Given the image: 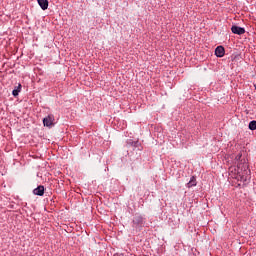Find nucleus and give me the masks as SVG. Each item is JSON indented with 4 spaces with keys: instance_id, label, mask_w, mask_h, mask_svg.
I'll list each match as a JSON object with an SVG mask.
<instances>
[{
    "instance_id": "nucleus-1",
    "label": "nucleus",
    "mask_w": 256,
    "mask_h": 256,
    "mask_svg": "<svg viewBox=\"0 0 256 256\" xmlns=\"http://www.w3.org/2000/svg\"><path fill=\"white\" fill-rule=\"evenodd\" d=\"M243 154L239 153L235 160L238 161L237 164V179L238 181H242V183H247L249 179H251V170L249 169V164H247V160L241 159Z\"/></svg>"
},
{
    "instance_id": "nucleus-2",
    "label": "nucleus",
    "mask_w": 256,
    "mask_h": 256,
    "mask_svg": "<svg viewBox=\"0 0 256 256\" xmlns=\"http://www.w3.org/2000/svg\"><path fill=\"white\" fill-rule=\"evenodd\" d=\"M144 221L145 219L143 218V216L136 215L132 220V227H134V229H139V227H143Z\"/></svg>"
},
{
    "instance_id": "nucleus-3",
    "label": "nucleus",
    "mask_w": 256,
    "mask_h": 256,
    "mask_svg": "<svg viewBox=\"0 0 256 256\" xmlns=\"http://www.w3.org/2000/svg\"><path fill=\"white\" fill-rule=\"evenodd\" d=\"M126 147H132L133 149H137L138 151H143V146L139 140L133 141L131 139L126 141Z\"/></svg>"
},
{
    "instance_id": "nucleus-4",
    "label": "nucleus",
    "mask_w": 256,
    "mask_h": 256,
    "mask_svg": "<svg viewBox=\"0 0 256 256\" xmlns=\"http://www.w3.org/2000/svg\"><path fill=\"white\" fill-rule=\"evenodd\" d=\"M53 121H55V116L52 114L43 118V125L44 127H51L53 125Z\"/></svg>"
},
{
    "instance_id": "nucleus-5",
    "label": "nucleus",
    "mask_w": 256,
    "mask_h": 256,
    "mask_svg": "<svg viewBox=\"0 0 256 256\" xmlns=\"http://www.w3.org/2000/svg\"><path fill=\"white\" fill-rule=\"evenodd\" d=\"M231 31H232V33H234V35H244L245 28H243L241 26L233 25L231 27Z\"/></svg>"
},
{
    "instance_id": "nucleus-6",
    "label": "nucleus",
    "mask_w": 256,
    "mask_h": 256,
    "mask_svg": "<svg viewBox=\"0 0 256 256\" xmlns=\"http://www.w3.org/2000/svg\"><path fill=\"white\" fill-rule=\"evenodd\" d=\"M33 193L38 197H43V195H45V186L39 185L37 188L33 190Z\"/></svg>"
},
{
    "instance_id": "nucleus-7",
    "label": "nucleus",
    "mask_w": 256,
    "mask_h": 256,
    "mask_svg": "<svg viewBox=\"0 0 256 256\" xmlns=\"http://www.w3.org/2000/svg\"><path fill=\"white\" fill-rule=\"evenodd\" d=\"M215 55L216 57H225V47L223 46H217L215 49Z\"/></svg>"
},
{
    "instance_id": "nucleus-8",
    "label": "nucleus",
    "mask_w": 256,
    "mask_h": 256,
    "mask_svg": "<svg viewBox=\"0 0 256 256\" xmlns=\"http://www.w3.org/2000/svg\"><path fill=\"white\" fill-rule=\"evenodd\" d=\"M37 1L42 11H47V9H49V0H37Z\"/></svg>"
},
{
    "instance_id": "nucleus-9",
    "label": "nucleus",
    "mask_w": 256,
    "mask_h": 256,
    "mask_svg": "<svg viewBox=\"0 0 256 256\" xmlns=\"http://www.w3.org/2000/svg\"><path fill=\"white\" fill-rule=\"evenodd\" d=\"M197 186V178L195 176H192L190 178V181L186 184V187L188 189H191V187H196Z\"/></svg>"
},
{
    "instance_id": "nucleus-10",
    "label": "nucleus",
    "mask_w": 256,
    "mask_h": 256,
    "mask_svg": "<svg viewBox=\"0 0 256 256\" xmlns=\"http://www.w3.org/2000/svg\"><path fill=\"white\" fill-rule=\"evenodd\" d=\"M21 84H18V86L12 91L13 97H18L19 93H21Z\"/></svg>"
},
{
    "instance_id": "nucleus-11",
    "label": "nucleus",
    "mask_w": 256,
    "mask_h": 256,
    "mask_svg": "<svg viewBox=\"0 0 256 256\" xmlns=\"http://www.w3.org/2000/svg\"><path fill=\"white\" fill-rule=\"evenodd\" d=\"M248 129H250V131H256V120L249 122Z\"/></svg>"
}]
</instances>
